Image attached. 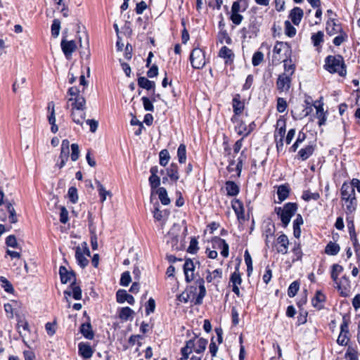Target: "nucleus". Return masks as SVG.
Segmentation results:
<instances>
[{"mask_svg": "<svg viewBox=\"0 0 360 360\" xmlns=\"http://www.w3.org/2000/svg\"><path fill=\"white\" fill-rule=\"evenodd\" d=\"M69 96L68 102H72V120L82 125L86 117L85 109L86 100L80 95V91L77 86L70 87L68 91Z\"/></svg>", "mask_w": 360, "mask_h": 360, "instance_id": "obj_1", "label": "nucleus"}, {"mask_svg": "<svg viewBox=\"0 0 360 360\" xmlns=\"http://www.w3.org/2000/svg\"><path fill=\"white\" fill-rule=\"evenodd\" d=\"M207 345V340L202 338H195L186 342V346L181 348L182 357L181 360H187L189 354L194 351L197 354L204 352Z\"/></svg>", "mask_w": 360, "mask_h": 360, "instance_id": "obj_2", "label": "nucleus"}, {"mask_svg": "<svg viewBox=\"0 0 360 360\" xmlns=\"http://www.w3.org/2000/svg\"><path fill=\"white\" fill-rule=\"evenodd\" d=\"M325 68L330 73H338L344 77L347 74L344 59L340 55L328 56L325 60Z\"/></svg>", "mask_w": 360, "mask_h": 360, "instance_id": "obj_3", "label": "nucleus"}, {"mask_svg": "<svg viewBox=\"0 0 360 360\" xmlns=\"http://www.w3.org/2000/svg\"><path fill=\"white\" fill-rule=\"evenodd\" d=\"M198 285L199 292H197V288H195L194 290H193V288H191L189 293L186 294V297H184V294H182L180 297H183V299L185 302H187L190 300L194 304H200L202 302V300L206 295V289L205 287V281L203 278H199L196 281Z\"/></svg>", "mask_w": 360, "mask_h": 360, "instance_id": "obj_4", "label": "nucleus"}, {"mask_svg": "<svg viewBox=\"0 0 360 360\" xmlns=\"http://www.w3.org/2000/svg\"><path fill=\"white\" fill-rule=\"evenodd\" d=\"M248 0H237L233 3L230 19L233 24L238 25L241 23L243 16L240 13L245 12L248 9Z\"/></svg>", "mask_w": 360, "mask_h": 360, "instance_id": "obj_5", "label": "nucleus"}, {"mask_svg": "<svg viewBox=\"0 0 360 360\" xmlns=\"http://www.w3.org/2000/svg\"><path fill=\"white\" fill-rule=\"evenodd\" d=\"M297 210L296 203L288 202L283 207H276L275 212L280 217V219L284 226L286 227Z\"/></svg>", "mask_w": 360, "mask_h": 360, "instance_id": "obj_6", "label": "nucleus"}, {"mask_svg": "<svg viewBox=\"0 0 360 360\" xmlns=\"http://www.w3.org/2000/svg\"><path fill=\"white\" fill-rule=\"evenodd\" d=\"M87 257H90V251L86 242L77 246L75 250V257L78 264L82 267H86L89 264Z\"/></svg>", "mask_w": 360, "mask_h": 360, "instance_id": "obj_7", "label": "nucleus"}, {"mask_svg": "<svg viewBox=\"0 0 360 360\" xmlns=\"http://www.w3.org/2000/svg\"><path fill=\"white\" fill-rule=\"evenodd\" d=\"M190 60L193 68H202L205 65V57L203 51L198 48L193 49L190 56Z\"/></svg>", "mask_w": 360, "mask_h": 360, "instance_id": "obj_8", "label": "nucleus"}, {"mask_svg": "<svg viewBox=\"0 0 360 360\" xmlns=\"http://www.w3.org/2000/svg\"><path fill=\"white\" fill-rule=\"evenodd\" d=\"M349 340V320L343 316L340 326V333L338 338L337 342L342 346L347 345Z\"/></svg>", "mask_w": 360, "mask_h": 360, "instance_id": "obj_9", "label": "nucleus"}, {"mask_svg": "<svg viewBox=\"0 0 360 360\" xmlns=\"http://www.w3.org/2000/svg\"><path fill=\"white\" fill-rule=\"evenodd\" d=\"M285 133V121L279 119L276 122V129L274 133V137L277 142V147L283 146V139Z\"/></svg>", "mask_w": 360, "mask_h": 360, "instance_id": "obj_10", "label": "nucleus"}, {"mask_svg": "<svg viewBox=\"0 0 360 360\" xmlns=\"http://www.w3.org/2000/svg\"><path fill=\"white\" fill-rule=\"evenodd\" d=\"M275 248L278 253L285 255L288 251L289 240L286 235L281 234L279 236L276 242Z\"/></svg>", "mask_w": 360, "mask_h": 360, "instance_id": "obj_11", "label": "nucleus"}, {"mask_svg": "<svg viewBox=\"0 0 360 360\" xmlns=\"http://www.w3.org/2000/svg\"><path fill=\"white\" fill-rule=\"evenodd\" d=\"M232 106L234 112V115L232 117L231 120L233 122H236L237 120V117L240 115L244 110L245 104L244 102L241 101L240 96L239 94H236L232 101Z\"/></svg>", "mask_w": 360, "mask_h": 360, "instance_id": "obj_12", "label": "nucleus"}, {"mask_svg": "<svg viewBox=\"0 0 360 360\" xmlns=\"http://www.w3.org/2000/svg\"><path fill=\"white\" fill-rule=\"evenodd\" d=\"M291 78L287 73H283L278 76L276 85L281 91H286L290 87Z\"/></svg>", "mask_w": 360, "mask_h": 360, "instance_id": "obj_13", "label": "nucleus"}, {"mask_svg": "<svg viewBox=\"0 0 360 360\" xmlns=\"http://www.w3.org/2000/svg\"><path fill=\"white\" fill-rule=\"evenodd\" d=\"M60 46L63 52L68 58L71 56L72 53L77 49V44L74 40L68 41L65 39H63L61 41Z\"/></svg>", "mask_w": 360, "mask_h": 360, "instance_id": "obj_14", "label": "nucleus"}, {"mask_svg": "<svg viewBox=\"0 0 360 360\" xmlns=\"http://www.w3.org/2000/svg\"><path fill=\"white\" fill-rule=\"evenodd\" d=\"M194 269L195 266L193 262L191 259L185 261L184 264V271L186 282L189 283L194 278Z\"/></svg>", "mask_w": 360, "mask_h": 360, "instance_id": "obj_15", "label": "nucleus"}, {"mask_svg": "<svg viewBox=\"0 0 360 360\" xmlns=\"http://www.w3.org/2000/svg\"><path fill=\"white\" fill-rule=\"evenodd\" d=\"M79 354L84 359H89L92 356L94 350L89 343L79 342L78 345Z\"/></svg>", "mask_w": 360, "mask_h": 360, "instance_id": "obj_16", "label": "nucleus"}, {"mask_svg": "<svg viewBox=\"0 0 360 360\" xmlns=\"http://www.w3.org/2000/svg\"><path fill=\"white\" fill-rule=\"evenodd\" d=\"M286 48V44L277 41L273 49V63H278L283 60L281 52Z\"/></svg>", "mask_w": 360, "mask_h": 360, "instance_id": "obj_17", "label": "nucleus"}, {"mask_svg": "<svg viewBox=\"0 0 360 360\" xmlns=\"http://www.w3.org/2000/svg\"><path fill=\"white\" fill-rule=\"evenodd\" d=\"M117 302L119 303H124L127 302L130 304H134V298L132 295L128 294L125 290L120 289L116 292Z\"/></svg>", "mask_w": 360, "mask_h": 360, "instance_id": "obj_18", "label": "nucleus"}, {"mask_svg": "<svg viewBox=\"0 0 360 360\" xmlns=\"http://www.w3.org/2000/svg\"><path fill=\"white\" fill-rule=\"evenodd\" d=\"M326 32L329 35H334L342 32V28L334 19L330 18L326 22Z\"/></svg>", "mask_w": 360, "mask_h": 360, "instance_id": "obj_19", "label": "nucleus"}, {"mask_svg": "<svg viewBox=\"0 0 360 360\" xmlns=\"http://www.w3.org/2000/svg\"><path fill=\"white\" fill-rule=\"evenodd\" d=\"M304 12L300 7H295L290 13L289 18L292 20V23L295 25H298L303 17Z\"/></svg>", "mask_w": 360, "mask_h": 360, "instance_id": "obj_20", "label": "nucleus"}, {"mask_svg": "<svg viewBox=\"0 0 360 360\" xmlns=\"http://www.w3.org/2000/svg\"><path fill=\"white\" fill-rule=\"evenodd\" d=\"M316 101L314 103V106L316 108V116L319 119V125H324L327 120V116L323 110V103L316 104Z\"/></svg>", "mask_w": 360, "mask_h": 360, "instance_id": "obj_21", "label": "nucleus"}, {"mask_svg": "<svg viewBox=\"0 0 360 360\" xmlns=\"http://www.w3.org/2000/svg\"><path fill=\"white\" fill-rule=\"evenodd\" d=\"M235 122H237L236 130L239 135L246 136L252 131L251 125L247 126L246 124L243 121H239L237 120Z\"/></svg>", "mask_w": 360, "mask_h": 360, "instance_id": "obj_22", "label": "nucleus"}, {"mask_svg": "<svg viewBox=\"0 0 360 360\" xmlns=\"http://www.w3.org/2000/svg\"><path fill=\"white\" fill-rule=\"evenodd\" d=\"M341 195L343 200L355 198L354 189L352 186L344 184L341 188Z\"/></svg>", "mask_w": 360, "mask_h": 360, "instance_id": "obj_23", "label": "nucleus"}, {"mask_svg": "<svg viewBox=\"0 0 360 360\" xmlns=\"http://www.w3.org/2000/svg\"><path fill=\"white\" fill-rule=\"evenodd\" d=\"M71 290H65L64 292L65 295H68L69 296L72 295L75 300H79L82 298V290L77 286L75 283H72L70 285Z\"/></svg>", "mask_w": 360, "mask_h": 360, "instance_id": "obj_24", "label": "nucleus"}, {"mask_svg": "<svg viewBox=\"0 0 360 360\" xmlns=\"http://www.w3.org/2000/svg\"><path fill=\"white\" fill-rule=\"evenodd\" d=\"M60 280L63 283H67L75 276L72 272H69L65 266H60L59 269Z\"/></svg>", "mask_w": 360, "mask_h": 360, "instance_id": "obj_25", "label": "nucleus"}, {"mask_svg": "<svg viewBox=\"0 0 360 360\" xmlns=\"http://www.w3.org/2000/svg\"><path fill=\"white\" fill-rule=\"evenodd\" d=\"M138 84L140 87L146 90H155V83L153 81L148 80L145 77H140L138 79Z\"/></svg>", "mask_w": 360, "mask_h": 360, "instance_id": "obj_26", "label": "nucleus"}, {"mask_svg": "<svg viewBox=\"0 0 360 360\" xmlns=\"http://www.w3.org/2000/svg\"><path fill=\"white\" fill-rule=\"evenodd\" d=\"M326 300V296L321 291H317L315 297L311 300L312 305L321 309L322 308V303Z\"/></svg>", "mask_w": 360, "mask_h": 360, "instance_id": "obj_27", "label": "nucleus"}, {"mask_svg": "<svg viewBox=\"0 0 360 360\" xmlns=\"http://www.w3.org/2000/svg\"><path fill=\"white\" fill-rule=\"evenodd\" d=\"M290 188L288 185H281L278 186L277 190V195L279 200L278 202H281L285 200L289 195Z\"/></svg>", "mask_w": 360, "mask_h": 360, "instance_id": "obj_28", "label": "nucleus"}, {"mask_svg": "<svg viewBox=\"0 0 360 360\" xmlns=\"http://www.w3.org/2000/svg\"><path fill=\"white\" fill-rule=\"evenodd\" d=\"M167 173L172 181H176L179 178L178 166L174 163H172L167 169Z\"/></svg>", "mask_w": 360, "mask_h": 360, "instance_id": "obj_29", "label": "nucleus"}, {"mask_svg": "<svg viewBox=\"0 0 360 360\" xmlns=\"http://www.w3.org/2000/svg\"><path fill=\"white\" fill-rule=\"evenodd\" d=\"M80 332L86 339L91 340L94 338V333L89 323L82 324Z\"/></svg>", "mask_w": 360, "mask_h": 360, "instance_id": "obj_30", "label": "nucleus"}, {"mask_svg": "<svg viewBox=\"0 0 360 360\" xmlns=\"http://www.w3.org/2000/svg\"><path fill=\"white\" fill-rule=\"evenodd\" d=\"M207 275L206 276V281L207 283H211L215 280H219L222 277V271L221 269H215L212 272H210L209 270L207 271Z\"/></svg>", "mask_w": 360, "mask_h": 360, "instance_id": "obj_31", "label": "nucleus"}, {"mask_svg": "<svg viewBox=\"0 0 360 360\" xmlns=\"http://www.w3.org/2000/svg\"><path fill=\"white\" fill-rule=\"evenodd\" d=\"M314 148L312 146H307L298 152V155L302 160L308 159L314 153Z\"/></svg>", "mask_w": 360, "mask_h": 360, "instance_id": "obj_32", "label": "nucleus"}, {"mask_svg": "<svg viewBox=\"0 0 360 360\" xmlns=\"http://www.w3.org/2000/svg\"><path fill=\"white\" fill-rule=\"evenodd\" d=\"M157 193L162 205H167L170 203V199L167 195V190L164 187L159 188Z\"/></svg>", "mask_w": 360, "mask_h": 360, "instance_id": "obj_33", "label": "nucleus"}, {"mask_svg": "<svg viewBox=\"0 0 360 360\" xmlns=\"http://www.w3.org/2000/svg\"><path fill=\"white\" fill-rule=\"evenodd\" d=\"M226 190L227 195L231 196L236 195L239 192L238 185L235 182L231 181L226 183Z\"/></svg>", "mask_w": 360, "mask_h": 360, "instance_id": "obj_34", "label": "nucleus"}, {"mask_svg": "<svg viewBox=\"0 0 360 360\" xmlns=\"http://www.w3.org/2000/svg\"><path fill=\"white\" fill-rule=\"evenodd\" d=\"M70 153V142L68 140L65 139L62 141L61 151L59 158L68 160Z\"/></svg>", "mask_w": 360, "mask_h": 360, "instance_id": "obj_35", "label": "nucleus"}, {"mask_svg": "<svg viewBox=\"0 0 360 360\" xmlns=\"http://www.w3.org/2000/svg\"><path fill=\"white\" fill-rule=\"evenodd\" d=\"M219 56L224 59H226V63H227L228 60L231 61L234 56L233 51L230 49H229L226 46H224L219 52Z\"/></svg>", "mask_w": 360, "mask_h": 360, "instance_id": "obj_36", "label": "nucleus"}, {"mask_svg": "<svg viewBox=\"0 0 360 360\" xmlns=\"http://www.w3.org/2000/svg\"><path fill=\"white\" fill-rule=\"evenodd\" d=\"M340 250V248L338 244L330 242L326 247L325 252L329 255H336L339 252Z\"/></svg>", "mask_w": 360, "mask_h": 360, "instance_id": "obj_37", "label": "nucleus"}, {"mask_svg": "<svg viewBox=\"0 0 360 360\" xmlns=\"http://www.w3.org/2000/svg\"><path fill=\"white\" fill-rule=\"evenodd\" d=\"M134 311L129 307H122L119 312V318L123 321H127L130 317H132Z\"/></svg>", "mask_w": 360, "mask_h": 360, "instance_id": "obj_38", "label": "nucleus"}, {"mask_svg": "<svg viewBox=\"0 0 360 360\" xmlns=\"http://www.w3.org/2000/svg\"><path fill=\"white\" fill-rule=\"evenodd\" d=\"M302 198L305 201L316 200L320 198V195L317 192L312 193L309 190H306L303 191Z\"/></svg>", "mask_w": 360, "mask_h": 360, "instance_id": "obj_39", "label": "nucleus"}, {"mask_svg": "<svg viewBox=\"0 0 360 360\" xmlns=\"http://www.w3.org/2000/svg\"><path fill=\"white\" fill-rule=\"evenodd\" d=\"M230 282L232 283V285H240L241 284L242 278L238 271V266L236 268L235 271L231 274Z\"/></svg>", "mask_w": 360, "mask_h": 360, "instance_id": "obj_40", "label": "nucleus"}, {"mask_svg": "<svg viewBox=\"0 0 360 360\" xmlns=\"http://www.w3.org/2000/svg\"><path fill=\"white\" fill-rule=\"evenodd\" d=\"M217 243L218 245L220 247V248L221 249V255L224 257H227L229 256V245H228V243L225 241V240L221 239V238H218L217 240Z\"/></svg>", "mask_w": 360, "mask_h": 360, "instance_id": "obj_41", "label": "nucleus"}, {"mask_svg": "<svg viewBox=\"0 0 360 360\" xmlns=\"http://www.w3.org/2000/svg\"><path fill=\"white\" fill-rule=\"evenodd\" d=\"M324 34L322 31H319L311 35V41L314 46H319L323 41Z\"/></svg>", "mask_w": 360, "mask_h": 360, "instance_id": "obj_42", "label": "nucleus"}, {"mask_svg": "<svg viewBox=\"0 0 360 360\" xmlns=\"http://www.w3.org/2000/svg\"><path fill=\"white\" fill-rule=\"evenodd\" d=\"M232 207L235 211L237 217L239 218L243 214V206L242 202L238 200H233L231 202Z\"/></svg>", "mask_w": 360, "mask_h": 360, "instance_id": "obj_43", "label": "nucleus"}, {"mask_svg": "<svg viewBox=\"0 0 360 360\" xmlns=\"http://www.w3.org/2000/svg\"><path fill=\"white\" fill-rule=\"evenodd\" d=\"M0 282L1 287L4 289L6 292L13 293L14 291L13 287L11 283L4 276H0Z\"/></svg>", "mask_w": 360, "mask_h": 360, "instance_id": "obj_44", "label": "nucleus"}, {"mask_svg": "<svg viewBox=\"0 0 360 360\" xmlns=\"http://www.w3.org/2000/svg\"><path fill=\"white\" fill-rule=\"evenodd\" d=\"M160 164V165L165 167L170 159L169 153L167 150H162L159 153Z\"/></svg>", "mask_w": 360, "mask_h": 360, "instance_id": "obj_45", "label": "nucleus"}, {"mask_svg": "<svg viewBox=\"0 0 360 360\" xmlns=\"http://www.w3.org/2000/svg\"><path fill=\"white\" fill-rule=\"evenodd\" d=\"M345 205L346 206V212L349 214L352 213L356 210V198H353L345 200Z\"/></svg>", "mask_w": 360, "mask_h": 360, "instance_id": "obj_46", "label": "nucleus"}, {"mask_svg": "<svg viewBox=\"0 0 360 360\" xmlns=\"http://www.w3.org/2000/svg\"><path fill=\"white\" fill-rule=\"evenodd\" d=\"M177 156L180 163H184L186 160V149L184 144H181L177 150Z\"/></svg>", "mask_w": 360, "mask_h": 360, "instance_id": "obj_47", "label": "nucleus"}, {"mask_svg": "<svg viewBox=\"0 0 360 360\" xmlns=\"http://www.w3.org/2000/svg\"><path fill=\"white\" fill-rule=\"evenodd\" d=\"M244 259H245V262L247 265L248 275L250 276V274L252 272L253 267H252V258H251V256L248 250H245V252Z\"/></svg>", "mask_w": 360, "mask_h": 360, "instance_id": "obj_48", "label": "nucleus"}, {"mask_svg": "<svg viewBox=\"0 0 360 360\" xmlns=\"http://www.w3.org/2000/svg\"><path fill=\"white\" fill-rule=\"evenodd\" d=\"M343 271V267L338 264H333L332 266L331 278L336 282L339 274Z\"/></svg>", "mask_w": 360, "mask_h": 360, "instance_id": "obj_49", "label": "nucleus"}, {"mask_svg": "<svg viewBox=\"0 0 360 360\" xmlns=\"http://www.w3.org/2000/svg\"><path fill=\"white\" fill-rule=\"evenodd\" d=\"M8 212L9 213V221L11 223H15L17 221V216L15 214V209L11 203L8 202L6 204Z\"/></svg>", "mask_w": 360, "mask_h": 360, "instance_id": "obj_50", "label": "nucleus"}, {"mask_svg": "<svg viewBox=\"0 0 360 360\" xmlns=\"http://www.w3.org/2000/svg\"><path fill=\"white\" fill-rule=\"evenodd\" d=\"M60 30V22L59 20L55 19L51 25V34L53 37H58Z\"/></svg>", "mask_w": 360, "mask_h": 360, "instance_id": "obj_51", "label": "nucleus"}, {"mask_svg": "<svg viewBox=\"0 0 360 360\" xmlns=\"http://www.w3.org/2000/svg\"><path fill=\"white\" fill-rule=\"evenodd\" d=\"M264 60V54L261 51H256L252 56V63L253 66L259 65Z\"/></svg>", "mask_w": 360, "mask_h": 360, "instance_id": "obj_52", "label": "nucleus"}, {"mask_svg": "<svg viewBox=\"0 0 360 360\" xmlns=\"http://www.w3.org/2000/svg\"><path fill=\"white\" fill-rule=\"evenodd\" d=\"M300 288L299 283L297 281L292 282L288 290V295L290 297H293L297 292Z\"/></svg>", "mask_w": 360, "mask_h": 360, "instance_id": "obj_53", "label": "nucleus"}, {"mask_svg": "<svg viewBox=\"0 0 360 360\" xmlns=\"http://www.w3.org/2000/svg\"><path fill=\"white\" fill-rule=\"evenodd\" d=\"M96 184L101 202H104L106 200V196L110 195V192L106 191L104 186L99 181H97Z\"/></svg>", "mask_w": 360, "mask_h": 360, "instance_id": "obj_54", "label": "nucleus"}, {"mask_svg": "<svg viewBox=\"0 0 360 360\" xmlns=\"http://www.w3.org/2000/svg\"><path fill=\"white\" fill-rule=\"evenodd\" d=\"M285 33L290 37H292L296 34V29L291 25L289 21L285 22Z\"/></svg>", "mask_w": 360, "mask_h": 360, "instance_id": "obj_55", "label": "nucleus"}, {"mask_svg": "<svg viewBox=\"0 0 360 360\" xmlns=\"http://www.w3.org/2000/svg\"><path fill=\"white\" fill-rule=\"evenodd\" d=\"M338 34L339 35L335 37L333 41L335 46L341 45L344 41H345L347 39V34L345 32L342 31Z\"/></svg>", "mask_w": 360, "mask_h": 360, "instance_id": "obj_56", "label": "nucleus"}, {"mask_svg": "<svg viewBox=\"0 0 360 360\" xmlns=\"http://www.w3.org/2000/svg\"><path fill=\"white\" fill-rule=\"evenodd\" d=\"M306 139V135L304 133L300 132L298 134V137L295 142V143L291 146L290 150L292 152H295L297 149L298 148L300 143H302Z\"/></svg>", "mask_w": 360, "mask_h": 360, "instance_id": "obj_57", "label": "nucleus"}, {"mask_svg": "<svg viewBox=\"0 0 360 360\" xmlns=\"http://www.w3.org/2000/svg\"><path fill=\"white\" fill-rule=\"evenodd\" d=\"M131 281V278L129 271H124L121 275L120 285L127 286Z\"/></svg>", "mask_w": 360, "mask_h": 360, "instance_id": "obj_58", "label": "nucleus"}, {"mask_svg": "<svg viewBox=\"0 0 360 360\" xmlns=\"http://www.w3.org/2000/svg\"><path fill=\"white\" fill-rule=\"evenodd\" d=\"M71 150H72V153H71V160L72 161H76L78 160L79 158V146L77 144V143H72L71 145Z\"/></svg>", "mask_w": 360, "mask_h": 360, "instance_id": "obj_59", "label": "nucleus"}, {"mask_svg": "<svg viewBox=\"0 0 360 360\" xmlns=\"http://www.w3.org/2000/svg\"><path fill=\"white\" fill-rule=\"evenodd\" d=\"M68 196L72 202L75 203L78 200L77 191L75 187H70L68 190Z\"/></svg>", "mask_w": 360, "mask_h": 360, "instance_id": "obj_60", "label": "nucleus"}, {"mask_svg": "<svg viewBox=\"0 0 360 360\" xmlns=\"http://www.w3.org/2000/svg\"><path fill=\"white\" fill-rule=\"evenodd\" d=\"M143 101V105L144 107V109L147 111H153L154 107L152 103V101L147 97H142L141 98Z\"/></svg>", "mask_w": 360, "mask_h": 360, "instance_id": "obj_61", "label": "nucleus"}, {"mask_svg": "<svg viewBox=\"0 0 360 360\" xmlns=\"http://www.w3.org/2000/svg\"><path fill=\"white\" fill-rule=\"evenodd\" d=\"M6 244L8 247L16 248L18 243L16 238L14 235H10L6 238Z\"/></svg>", "mask_w": 360, "mask_h": 360, "instance_id": "obj_62", "label": "nucleus"}, {"mask_svg": "<svg viewBox=\"0 0 360 360\" xmlns=\"http://www.w3.org/2000/svg\"><path fill=\"white\" fill-rule=\"evenodd\" d=\"M287 108V103L284 98H278L277 101V110L283 112Z\"/></svg>", "mask_w": 360, "mask_h": 360, "instance_id": "obj_63", "label": "nucleus"}, {"mask_svg": "<svg viewBox=\"0 0 360 360\" xmlns=\"http://www.w3.org/2000/svg\"><path fill=\"white\" fill-rule=\"evenodd\" d=\"M148 180L152 188H156L160 184V179L158 176H150Z\"/></svg>", "mask_w": 360, "mask_h": 360, "instance_id": "obj_64", "label": "nucleus"}]
</instances>
